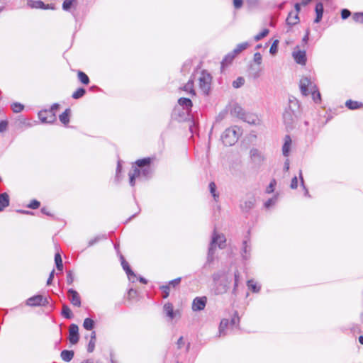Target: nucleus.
I'll use <instances>...</instances> for the list:
<instances>
[{
	"mask_svg": "<svg viewBox=\"0 0 363 363\" xmlns=\"http://www.w3.org/2000/svg\"><path fill=\"white\" fill-rule=\"evenodd\" d=\"M62 314L65 318L68 319L72 317V311L69 306H67V305H64L62 306Z\"/></svg>",
	"mask_w": 363,
	"mask_h": 363,
	"instance_id": "33",
	"label": "nucleus"
},
{
	"mask_svg": "<svg viewBox=\"0 0 363 363\" xmlns=\"http://www.w3.org/2000/svg\"><path fill=\"white\" fill-rule=\"evenodd\" d=\"M181 281V278L179 277V278H177L174 280H172L169 282V284L168 286H172V287H176L177 286H178L179 284Z\"/></svg>",
	"mask_w": 363,
	"mask_h": 363,
	"instance_id": "50",
	"label": "nucleus"
},
{
	"mask_svg": "<svg viewBox=\"0 0 363 363\" xmlns=\"http://www.w3.org/2000/svg\"><path fill=\"white\" fill-rule=\"evenodd\" d=\"M310 94L312 95L313 99L315 102H318L320 100V94L318 90L317 86L315 88L314 92L311 91Z\"/></svg>",
	"mask_w": 363,
	"mask_h": 363,
	"instance_id": "38",
	"label": "nucleus"
},
{
	"mask_svg": "<svg viewBox=\"0 0 363 363\" xmlns=\"http://www.w3.org/2000/svg\"><path fill=\"white\" fill-rule=\"evenodd\" d=\"M293 57L298 64L304 65L306 62V55L305 51H294L293 52Z\"/></svg>",
	"mask_w": 363,
	"mask_h": 363,
	"instance_id": "15",
	"label": "nucleus"
},
{
	"mask_svg": "<svg viewBox=\"0 0 363 363\" xmlns=\"http://www.w3.org/2000/svg\"><path fill=\"white\" fill-rule=\"evenodd\" d=\"M206 304V298L203 297H196L193 301L192 303V309L194 311H201L203 310Z\"/></svg>",
	"mask_w": 363,
	"mask_h": 363,
	"instance_id": "11",
	"label": "nucleus"
},
{
	"mask_svg": "<svg viewBox=\"0 0 363 363\" xmlns=\"http://www.w3.org/2000/svg\"><path fill=\"white\" fill-rule=\"evenodd\" d=\"M121 265L123 269L125 271L128 278L130 279V277H135V275L133 272L130 269L128 263L124 259L123 257H121Z\"/></svg>",
	"mask_w": 363,
	"mask_h": 363,
	"instance_id": "19",
	"label": "nucleus"
},
{
	"mask_svg": "<svg viewBox=\"0 0 363 363\" xmlns=\"http://www.w3.org/2000/svg\"><path fill=\"white\" fill-rule=\"evenodd\" d=\"M79 80L84 84H88L89 83V77L83 72L79 71L77 73Z\"/></svg>",
	"mask_w": 363,
	"mask_h": 363,
	"instance_id": "30",
	"label": "nucleus"
},
{
	"mask_svg": "<svg viewBox=\"0 0 363 363\" xmlns=\"http://www.w3.org/2000/svg\"><path fill=\"white\" fill-rule=\"evenodd\" d=\"M247 286L252 291L257 293L260 291V286L257 284L253 279L248 280Z\"/></svg>",
	"mask_w": 363,
	"mask_h": 363,
	"instance_id": "23",
	"label": "nucleus"
},
{
	"mask_svg": "<svg viewBox=\"0 0 363 363\" xmlns=\"http://www.w3.org/2000/svg\"><path fill=\"white\" fill-rule=\"evenodd\" d=\"M60 356L63 361L69 362L74 357V352L72 350H63L62 351Z\"/></svg>",
	"mask_w": 363,
	"mask_h": 363,
	"instance_id": "22",
	"label": "nucleus"
},
{
	"mask_svg": "<svg viewBox=\"0 0 363 363\" xmlns=\"http://www.w3.org/2000/svg\"><path fill=\"white\" fill-rule=\"evenodd\" d=\"M268 33H269V30L264 29L262 32H260L259 33L255 35L254 40L255 41H259L261 39H262L263 38H264L265 36H267L268 35Z\"/></svg>",
	"mask_w": 363,
	"mask_h": 363,
	"instance_id": "36",
	"label": "nucleus"
},
{
	"mask_svg": "<svg viewBox=\"0 0 363 363\" xmlns=\"http://www.w3.org/2000/svg\"><path fill=\"white\" fill-rule=\"evenodd\" d=\"M39 206H40V202L36 201V200L32 201L28 205V207L30 208H32V209H37Z\"/></svg>",
	"mask_w": 363,
	"mask_h": 363,
	"instance_id": "47",
	"label": "nucleus"
},
{
	"mask_svg": "<svg viewBox=\"0 0 363 363\" xmlns=\"http://www.w3.org/2000/svg\"><path fill=\"white\" fill-rule=\"evenodd\" d=\"M178 103L179 104L183 107V108L184 110H186V111L187 113H189V111L191 110V106H192V102L189 99H187V98H180L179 100H178Z\"/></svg>",
	"mask_w": 363,
	"mask_h": 363,
	"instance_id": "17",
	"label": "nucleus"
},
{
	"mask_svg": "<svg viewBox=\"0 0 363 363\" xmlns=\"http://www.w3.org/2000/svg\"><path fill=\"white\" fill-rule=\"evenodd\" d=\"M277 201V196H274L272 199H269L264 203V206L268 208L272 206H274Z\"/></svg>",
	"mask_w": 363,
	"mask_h": 363,
	"instance_id": "41",
	"label": "nucleus"
},
{
	"mask_svg": "<svg viewBox=\"0 0 363 363\" xmlns=\"http://www.w3.org/2000/svg\"><path fill=\"white\" fill-rule=\"evenodd\" d=\"M256 203V199L254 196L249 197L242 203L240 204V208L243 211H249L252 209Z\"/></svg>",
	"mask_w": 363,
	"mask_h": 363,
	"instance_id": "13",
	"label": "nucleus"
},
{
	"mask_svg": "<svg viewBox=\"0 0 363 363\" xmlns=\"http://www.w3.org/2000/svg\"><path fill=\"white\" fill-rule=\"evenodd\" d=\"M150 162L151 159L150 157L136 161V166H133L132 171L129 173V182L132 186L135 185V179L136 178H147L151 174L152 170L149 166Z\"/></svg>",
	"mask_w": 363,
	"mask_h": 363,
	"instance_id": "1",
	"label": "nucleus"
},
{
	"mask_svg": "<svg viewBox=\"0 0 363 363\" xmlns=\"http://www.w3.org/2000/svg\"><path fill=\"white\" fill-rule=\"evenodd\" d=\"M9 205V197L6 193L0 194V211Z\"/></svg>",
	"mask_w": 363,
	"mask_h": 363,
	"instance_id": "18",
	"label": "nucleus"
},
{
	"mask_svg": "<svg viewBox=\"0 0 363 363\" xmlns=\"http://www.w3.org/2000/svg\"><path fill=\"white\" fill-rule=\"evenodd\" d=\"M229 325V320L228 319H223L219 325L218 333L219 336H224L226 335L225 329Z\"/></svg>",
	"mask_w": 363,
	"mask_h": 363,
	"instance_id": "21",
	"label": "nucleus"
},
{
	"mask_svg": "<svg viewBox=\"0 0 363 363\" xmlns=\"http://www.w3.org/2000/svg\"><path fill=\"white\" fill-rule=\"evenodd\" d=\"M85 89L83 88H79L76 91L72 94V98L77 99L82 97L85 94Z\"/></svg>",
	"mask_w": 363,
	"mask_h": 363,
	"instance_id": "34",
	"label": "nucleus"
},
{
	"mask_svg": "<svg viewBox=\"0 0 363 363\" xmlns=\"http://www.w3.org/2000/svg\"><path fill=\"white\" fill-rule=\"evenodd\" d=\"M241 135V130L238 126H232L227 128L222 135V140L225 145L231 146L234 145Z\"/></svg>",
	"mask_w": 363,
	"mask_h": 363,
	"instance_id": "3",
	"label": "nucleus"
},
{
	"mask_svg": "<svg viewBox=\"0 0 363 363\" xmlns=\"http://www.w3.org/2000/svg\"><path fill=\"white\" fill-rule=\"evenodd\" d=\"M55 262L56 264V267L59 271H62L63 269V264L61 255L60 253H56L55 256Z\"/></svg>",
	"mask_w": 363,
	"mask_h": 363,
	"instance_id": "31",
	"label": "nucleus"
},
{
	"mask_svg": "<svg viewBox=\"0 0 363 363\" xmlns=\"http://www.w3.org/2000/svg\"><path fill=\"white\" fill-rule=\"evenodd\" d=\"M250 157L252 163L257 166H260L265 160L263 153L257 148L250 150Z\"/></svg>",
	"mask_w": 363,
	"mask_h": 363,
	"instance_id": "7",
	"label": "nucleus"
},
{
	"mask_svg": "<svg viewBox=\"0 0 363 363\" xmlns=\"http://www.w3.org/2000/svg\"><path fill=\"white\" fill-rule=\"evenodd\" d=\"M233 4L236 9H239L242 5V0H233Z\"/></svg>",
	"mask_w": 363,
	"mask_h": 363,
	"instance_id": "58",
	"label": "nucleus"
},
{
	"mask_svg": "<svg viewBox=\"0 0 363 363\" xmlns=\"http://www.w3.org/2000/svg\"><path fill=\"white\" fill-rule=\"evenodd\" d=\"M104 238H105L104 235L96 237L95 238L89 240V245L91 246V245H94L99 240L104 239Z\"/></svg>",
	"mask_w": 363,
	"mask_h": 363,
	"instance_id": "57",
	"label": "nucleus"
},
{
	"mask_svg": "<svg viewBox=\"0 0 363 363\" xmlns=\"http://www.w3.org/2000/svg\"><path fill=\"white\" fill-rule=\"evenodd\" d=\"M163 311L169 320H172L177 316H179V312L174 311L173 305L170 303H167L164 305Z\"/></svg>",
	"mask_w": 363,
	"mask_h": 363,
	"instance_id": "10",
	"label": "nucleus"
},
{
	"mask_svg": "<svg viewBox=\"0 0 363 363\" xmlns=\"http://www.w3.org/2000/svg\"><path fill=\"white\" fill-rule=\"evenodd\" d=\"M160 289L162 290V291L163 293V296H162L163 298H167L169 294V286H168V285L162 286L160 287Z\"/></svg>",
	"mask_w": 363,
	"mask_h": 363,
	"instance_id": "45",
	"label": "nucleus"
},
{
	"mask_svg": "<svg viewBox=\"0 0 363 363\" xmlns=\"http://www.w3.org/2000/svg\"><path fill=\"white\" fill-rule=\"evenodd\" d=\"M345 105L348 108L352 110L357 109L362 106L361 103L352 100L347 101Z\"/></svg>",
	"mask_w": 363,
	"mask_h": 363,
	"instance_id": "28",
	"label": "nucleus"
},
{
	"mask_svg": "<svg viewBox=\"0 0 363 363\" xmlns=\"http://www.w3.org/2000/svg\"><path fill=\"white\" fill-rule=\"evenodd\" d=\"M298 186V179L296 177H294L292 179H291V185H290V187L292 189H296Z\"/></svg>",
	"mask_w": 363,
	"mask_h": 363,
	"instance_id": "56",
	"label": "nucleus"
},
{
	"mask_svg": "<svg viewBox=\"0 0 363 363\" xmlns=\"http://www.w3.org/2000/svg\"><path fill=\"white\" fill-rule=\"evenodd\" d=\"M243 253H242V257L244 259H247V253L248 252V250H247V247H248V245H247V241H244L243 242Z\"/></svg>",
	"mask_w": 363,
	"mask_h": 363,
	"instance_id": "55",
	"label": "nucleus"
},
{
	"mask_svg": "<svg viewBox=\"0 0 363 363\" xmlns=\"http://www.w3.org/2000/svg\"><path fill=\"white\" fill-rule=\"evenodd\" d=\"M284 140V143L282 146V153L284 156L289 157L291 149L292 140L289 135H286Z\"/></svg>",
	"mask_w": 363,
	"mask_h": 363,
	"instance_id": "14",
	"label": "nucleus"
},
{
	"mask_svg": "<svg viewBox=\"0 0 363 363\" xmlns=\"http://www.w3.org/2000/svg\"><path fill=\"white\" fill-rule=\"evenodd\" d=\"M239 277H240V273L237 270L236 272H235V274H234V279H235L234 290H235L238 286Z\"/></svg>",
	"mask_w": 363,
	"mask_h": 363,
	"instance_id": "52",
	"label": "nucleus"
},
{
	"mask_svg": "<svg viewBox=\"0 0 363 363\" xmlns=\"http://www.w3.org/2000/svg\"><path fill=\"white\" fill-rule=\"evenodd\" d=\"M221 278V274L220 273H216L214 274L213 276V279L215 281H218Z\"/></svg>",
	"mask_w": 363,
	"mask_h": 363,
	"instance_id": "62",
	"label": "nucleus"
},
{
	"mask_svg": "<svg viewBox=\"0 0 363 363\" xmlns=\"http://www.w3.org/2000/svg\"><path fill=\"white\" fill-rule=\"evenodd\" d=\"M48 304V300L42 295H35L26 300V305L31 307L46 306Z\"/></svg>",
	"mask_w": 363,
	"mask_h": 363,
	"instance_id": "6",
	"label": "nucleus"
},
{
	"mask_svg": "<svg viewBox=\"0 0 363 363\" xmlns=\"http://www.w3.org/2000/svg\"><path fill=\"white\" fill-rule=\"evenodd\" d=\"M352 18L355 22L363 23V13H354Z\"/></svg>",
	"mask_w": 363,
	"mask_h": 363,
	"instance_id": "40",
	"label": "nucleus"
},
{
	"mask_svg": "<svg viewBox=\"0 0 363 363\" xmlns=\"http://www.w3.org/2000/svg\"><path fill=\"white\" fill-rule=\"evenodd\" d=\"M289 159H286L285 162H284V169L285 171H289Z\"/></svg>",
	"mask_w": 363,
	"mask_h": 363,
	"instance_id": "63",
	"label": "nucleus"
},
{
	"mask_svg": "<svg viewBox=\"0 0 363 363\" xmlns=\"http://www.w3.org/2000/svg\"><path fill=\"white\" fill-rule=\"evenodd\" d=\"M299 177H300V179H301V184L303 186V189L305 190V195L309 196L308 191V189H306V187L304 185V181H303V176H302L301 170H300V172H299Z\"/></svg>",
	"mask_w": 363,
	"mask_h": 363,
	"instance_id": "51",
	"label": "nucleus"
},
{
	"mask_svg": "<svg viewBox=\"0 0 363 363\" xmlns=\"http://www.w3.org/2000/svg\"><path fill=\"white\" fill-rule=\"evenodd\" d=\"M253 60L257 65H261L262 62V55L259 52L255 53Z\"/></svg>",
	"mask_w": 363,
	"mask_h": 363,
	"instance_id": "44",
	"label": "nucleus"
},
{
	"mask_svg": "<svg viewBox=\"0 0 363 363\" xmlns=\"http://www.w3.org/2000/svg\"><path fill=\"white\" fill-rule=\"evenodd\" d=\"M275 184H276L275 181L274 180L272 181L271 183L269 184V185L267 186V188L266 189V192L267 194L272 193L274 190Z\"/></svg>",
	"mask_w": 363,
	"mask_h": 363,
	"instance_id": "48",
	"label": "nucleus"
},
{
	"mask_svg": "<svg viewBox=\"0 0 363 363\" xmlns=\"http://www.w3.org/2000/svg\"><path fill=\"white\" fill-rule=\"evenodd\" d=\"M24 106L20 103H13L11 105V108L14 113H20L23 109Z\"/></svg>",
	"mask_w": 363,
	"mask_h": 363,
	"instance_id": "37",
	"label": "nucleus"
},
{
	"mask_svg": "<svg viewBox=\"0 0 363 363\" xmlns=\"http://www.w3.org/2000/svg\"><path fill=\"white\" fill-rule=\"evenodd\" d=\"M8 123L6 121H1L0 122V133L4 132L7 129Z\"/></svg>",
	"mask_w": 363,
	"mask_h": 363,
	"instance_id": "53",
	"label": "nucleus"
},
{
	"mask_svg": "<svg viewBox=\"0 0 363 363\" xmlns=\"http://www.w3.org/2000/svg\"><path fill=\"white\" fill-rule=\"evenodd\" d=\"M209 189L214 199L216 200V199L218 197V195L216 193V186L214 182H211L209 184Z\"/></svg>",
	"mask_w": 363,
	"mask_h": 363,
	"instance_id": "39",
	"label": "nucleus"
},
{
	"mask_svg": "<svg viewBox=\"0 0 363 363\" xmlns=\"http://www.w3.org/2000/svg\"><path fill=\"white\" fill-rule=\"evenodd\" d=\"M184 90L188 93L191 94L192 95L195 94V91L194 89V82L192 80H189L184 86Z\"/></svg>",
	"mask_w": 363,
	"mask_h": 363,
	"instance_id": "32",
	"label": "nucleus"
},
{
	"mask_svg": "<svg viewBox=\"0 0 363 363\" xmlns=\"http://www.w3.org/2000/svg\"><path fill=\"white\" fill-rule=\"evenodd\" d=\"M278 43L279 40H276L273 42L272 45H271V48L269 49V52L272 55H274L277 52L278 50Z\"/></svg>",
	"mask_w": 363,
	"mask_h": 363,
	"instance_id": "42",
	"label": "nucleus"
},
{
	"mask_svg": "<svg viewBox=\"0 0 363 363\" xmlns=\"http://www.w3.org/2000/svg\"><path fill=\"white\" fill-rule=\"evenodd\" d=\"M94 321L92 319H91L89 318L84 319V323H83V327L86 330H91L94 328Z\"/></svg>",
	"mask_w": 363,
	"mask_h": 363,
	"instance_id": "29",
	"label": "nucleus"
},
{
	"mask_svg": "<svg viewBox=\"0 0 363 363\" xmlns=\"http://www.w3.org/2000/svg\"><path fill=\"white\" fill-rule=\"evenodd\" d=\"M245 83V79L243 77H238L235 81L233 82V86L234 88L241 87Z\"/></svg>",
	"mask_w": 363,
	"mask_h": 363,
	"instance_id": "35",
	"label": "nucleus"
},
{
	"mask_svg": "<svg viewBox=\"0 0 363 363\" xmlns=\"http://www.w3.org/2000/svg\"><path fill=\"white\" fill-rule=\"evenodd\" d=\"M248 46H249V43L247 42L240 43L233 50V53L237 55L238 54L240 53L242 51L247 49L248 48Z\"/></svg>",
	"mask_w": 363,
	"mask_h": 363,
	"instance_id": "27",
	"label": "nucleus"
},
{
	"mask_svg": "<svg viewBox=\"0 0 363 363\" xmlns=\"http://www.w3.org/2000/svg\"><path fill=\"white\" fill-rule=\"evenodd\" d=\"M225 238L223 235L218 234L216 231L213 232L212 240L210 243V246L208 248V252L207 256V262H211L213 260V255L215 252V249L216 246L220 248H223L225 247Z\"/></svg>",
	"mask_w": 363,
	"mask_h": 363,
	"instance_id": "2",
	"label": "nucleus"
},
{
	"mask_svg": "<svg viewBox=\"0 0 363 363\" xmlns=\"http://www.w3.org/2000/svg\"><path fill=\"white\" fill-rule=\"evenodd\" d=\"M95 342H96V332L93 331L91 333L90 340L88 344L87 350L89 352H92L95 347Z\"/></svg>",
	"mask_w": 363,
	"mask_h": 363,
	"instance_id": "24",
	"label": "nucleus"
},
{
	"mask_svg": "<svg viewBox=\"0 0 363 363\" xmlns=\"http://www.w3.org/2000/svg\"><path fill=\"white\" fill-rule=\"evenodd\" d=\"M79 339V328L76 324H71L69 328V340L72 345L78 342Z\"/></svg>",
	"mask_w": 363,
	"mask_h": 363,
	"instance_id": "9",
	"label": "nucleus"
},
{
	"mask_svg": "<svg viewBox=\"0 0 363 363\" xmlns=\"http://www.w3.org/2000/svg\"><path fill=\"white\" fill-rule=\"evenodd\" d=\"M238 322H239V317H238L237 315H235V316L232 318V320H231V321H230V323H231V324H232V325H236V324H238Z\"/></svg>",
	"mask_w": 363,
	"mask_h": 363,
	"instance_id": "61",
	"label": "nucleus"
},
{
	"mask_svg": "<svg viewBox=\"0 0 363 363\" xmlns=\"http://www.w3.org/2000/svg\"><path fill=\"white\" fill-rule=\"evenodd\" d=\"M68 295L69 301L72 305L77 307H79L81 306V298L77 291L72 289H70L68 290Z\"/></svg>",
	"mask_w": 363,
	"mask_h": 363,
	"instance_id": "12",
	"label": "nucleus"
},
{
	"mask_svg": "<svg viewBox=\"0 0 363 363\" xmlns=\"http://www.w3.org/2000/svg\"><path fill=\"white\" fill-rule=\"evenodd\" d=\"M81 363H101V362H100L98 360H94V359H91L84 360Z\"/></svg>",
	"mask_w": 363,
	"mask_h": 363,
	"instance_id": "64",
	"label": "nucleus"
},
{
	"mask_svg": "<svg viewBox=\"0 0 363 363\" xmlns=\"http://www.w3.org/2000/svg\"><path fill=\"white\" fill-rule=\"evenodd\" d=\"M351 13L347 9H342L341 11V16L342 19H346L350 16Z\"/></svg>",
	"mask_w": 363,
	"mask_h": 363,
	"instance_id": "54",
	"label": "nucleus"
},
{
	"mask_svg": "<svg viewBox=\"0 0 363 363\" xmlns=\"http://www.w3.org/2000/svg\"><path fill=\"white\" fill-rule=\"evenodd\" d=\"M54 274H55V270L53 269V270L50 272V274L49 278H48V281H47V285H50V284H51L52 281V279H53V278H54Z\"/></svg>",
	"mask_w": 363,
	"mask_h": 363,
	"instance_id": "59",
	"label": "nucleus"
},
{
	"mask_svg": "<svg viewBox=\"0 0 363 363\" xmlns=\"http://www.w3.org/2000/svg\"><path fill=\"white\" fill-rule=\"evenodd\" d=\"M75 1L76 0H65L62 4L63 9L68 11Z\"/></svg>",
	"mask_w": 363,
	"mask_h": 363,
	"instance_id": "43",
	"label": "nucleus"
},
{
	"mask_svg": "<svg viewBox=\"0 0 363 363\" xmlns=\"http://www.w3.org/2000/svg\"><path fill=\"white\" fill-rule=\"evenodd\" d=\"M316 84L308 77H303L299 82V87L302 95L308 96L313 91Z\"/></svg>",
	"mask_w": 363,
	"mask_h": 363,
	"instance_id": "5",
	"label": "nucleus"
},
{
	"mask_svg": "<svg viewBox=\"0 0 363 363\" xmlns=\"http://www.w3.org/2000/svg\"><path fill=\"white\" fill-rule=\"evenodd\" d=\"M38 117L43 123H52L55 121V113L52 110H43L38 113Z\"/></svg>",
	"mask_w": 363,
	"mask_h": 363,
	"instance_id": "8",
	"label": "nucleus"
},
{
	"mask_svg": "<svg viewBox=\"0 0 363 363\" xmlns=\"http://www.w3.org/2000/svg\"><path fill=\"white\" fill-rule=\"evenodd\" d=\"M28 4L31 8H35V9H48V6H45V4L41 1H30L28 2Z\"/></svg>",
	"mask_w": 363,
	"mask_h": 363,
	"instance_id": "26",
	"label": "nucleus"
},
{
	"mask_svg": "<svg viewBox=\"0 0 363 363\" xmlns=\"http://www.w3.org/2000/svg\"><path fill=\"white\" fill-rule=\"evenodd\" d=\"M74 281V276L71 271L67 272V282L68 284H72Z\"/></svg>",
	"mask_w": 363,
	"mask_h": 363,
	"instance_id": "49",
	"label": "nucleus"
},
{
	"mask_svg": "<svg viewBox=\"0 0 363 363\" xmlns=\"http://www.w3.org/2000/svg\"><path fill=\"white\" fill-rule=\"evenodd\" d=\"M177 344L178 348H179V349L184 345V342L183 340V337H180L178 339Z\"/></svg>",
	"mask_w": 363,
	"mask_h": 363,
	"instance_id": "60",
	"label": "nucleus"
},
{
	"mask_svg": "<svg viewBox=\"0 0 363 363\" xmlns=\"http://www.w3.org/2000/svg\"><path fill=\"white\" fill-rule=\"evenodd\" d=\"M315 13H316V18L314 20L315 23H318L320 21L323 13V5L322 3H318L315 6Z\"/></svg>",
	"mask_w": 363,
	"mask_h": 363,
	"instance_id": "20",
	"label": "nucleus"
},
{
	"mask_svg": "<svg viewBox=\"0 0 363 363\" xmlns=\"http://www.w3.org/2000/svg\"><path fill=\"white\" fill-rule=\"evenodd\" d=\"M298 14H297V13H294V11H291L289 13L286 20V23L289 26L296 25L298 23Z\"/></svg>",
	"mask_w": 363,
	"mask_h": 363,
	"instance_id": "16",
	"label": "nucleus"
},
{
	"mask_svg": "<svg viewBox=\"0 0 363 363\" xmlns=\"http://www.w3.org/2000/svg\"><path fill=\"white\" fill-rule=\"evenodd\" d=\"M198 80L199 88L201 90V91L206 95L208 94L211 89L212 81V77L211 74L206 71H202L200 74Z\"/></svg>",
	"mask_w": 363,
	"mask_h": 363,
	"instance_id": "4",
	"label": "nucleus"
},
{
	"mask_svg": "<svg viewBox=\"0 0 363 363\" xmlns=\"http://www.w3.org/2000/svg\"><path fill=\"white\" fill-rule=\"evenodd\" d=\"M69 109H66L61 115H60V121L65 125H67L69 121Z\"/></svg>",
	"mask_w": 363,
	"mask_h": 363,
	"instance_id": "25",
	"label": "nucleus"
},
{
	"mask_svg": "<svg viewBox=\"0 0 363 363\" xmlns=\"http://www.w3.org/2000/svg\"><path fill=\"white\" fill-rule=\"evenodd\" d=\"M235 56H236V55H235L233 53V52L232 53H230V54L227 55L225 56V57L224 58V60H223L222 64L230 63Z\"/></svg>",
	"mask_w": 363,
	"mask_h": 363,
	"instance_id": "46",
	"label": "nucleus"
}]
</instances>
